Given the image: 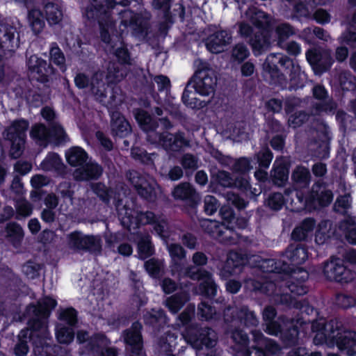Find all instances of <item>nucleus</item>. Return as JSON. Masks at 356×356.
<instances>
[{"label":"nucleus","mask_w":356,"mask_h":356,"mask_svg":"<svg viewBox=\"0 0 356 356\" xmlns=\"http://www.w3.org/2000/svg\"><path fill=\"white\" fill-rule=\"evenodd\" d=\"M138 257L145 259L154 254V247L148 234H140L138 242Z\"/></svg>","instance_id":"43"},{"label":"nucleus","mask_w":356,"mask_h":356,"mask_svg":"<svg viewBox=\"0 0 356 356\" xmlns=\"http://www.w3.org/2000/svg\"><path fill=\"white\" fill-rule=\"evenodd\" d=\"M316 345L331 343L348 356L356 355V331L346 330L337 318L315 320L312 323Z\"/></svg>","instance_id":"3"},{"label":"nucleus","mask_w":356,"mask_h":356,"mask_svg":"<svg viewBox=\"0 0 356 356\" xmlns=\"http://www.w3.org/2000/svg\"><path fill=\"white\" fill-rule=\"evenodd\" d=\"M340 227H344L347 241L356 245V223L352 220H346L341 222Z\"/></svg>","instance_id":"64"},{"label":"nucleus","mask_w":356,"mask_h":356,"mask_svg":"<svg viewBox=\"0 0 356 356\" xmlns=\"http://www.w3.org/2000/svg\"><path fill=\"white\" fill-rule=\"evenodd\" d=\"M204 233L221 243H231L234 230L216 220H204L201 222Z\"/></svg>","instance_id":"18"},{"label":"nucleus","mask_w":356,"mask_h":356,"mask_svg":"<svg viewBox=\"0 0 356 356\" xmlns=\"http://www.w3.org/2000/svg\"><path fill=\"white\" fill-rule=\"evenodd\" d=\"M287 275H290L286 285L289 291L294 296H304L308 292V287L305 283L308 280L309 273L303 268H298V272L292 268V271Z\"/></svg>","instance_id":"21"},{"label":"nucleus","mask_w":356,"mask_h":356,"mask_svg":"<svg viewBox=\"0 0 356 356\" xmlns=\"http://www.w3.org/2000/svg\"><path fill=\"white\" fill-rule=\"evenodd\" d=\"M127 177L140 196L149 201L155 200L159 188L154 178L134 170L129 171Z\"/></svg>","instance_id":"13"},{"label":"nucleus","mask_w":356,"mask_h":356,"mask_svg":"<svg viewBox=\"0 0 356 356\" xmlns=\"http://www.w3.org/2000/svg\"><path fill=\"white\" fill-rule=\"evenodd\" d=\"M29 22L35 33H40L44 27V21L41 11L32 9L29 13Z\"/></svg>","instance_id":"50"},{"label":"nucleus","mask_w":356,"mask_h":356,"mask_svg":"<svg viewBox=\"0 0 356 356\" xmlns=\"http://www.w3.org/2000/svg\"><path fill=\"white\" fill-rule=\"evenodd\" d=\"M280 350L279 345L273 339L266 338L259 346L255 348L254 351L248 350L245 356H270Z\"/></svg>","instance_id":"36"},{"label":"nucleus","mask_w":356,"mask_h":356,"mask_svg":"<svg viewBox=\"0 0 356 356\" xmlns=\"http://www.w3.org/2000/svg\"><path fill=\"white\" fill-rule=\"evenodd\" d=\"M252 168L251 161L249 158L240 157L234 161L232 170L234 174L245 175Z\"/></svg>","instance_id":"62"},{"label":"nucleus","mask_w":356,"mask_h":356,"mask_svg":"<svg viewBox=\"0 0 356 356\" xmlns=\"http://www.w3.org/2000/svg\"><path fill=\"white\" fill-rule=\"evenodd\" d=\"M248 263V256L247 254L239 251H231L228 253L227 259L222 267L221 273L223 276L239 274Z\"/></svg>","instance_id":"20"},{"label":"nucleus","mask_w":356,"mask_h":356,"mask_svg":"<svg viewBox=\"0 0 356 356\" xmlns=\"http://www.w3.org/2000/svg\"><path fill=\"white\" fill-rule=\"evenodd\" d=\"M287 319V316L280 315L277 320H273L265 323V332L270 335L280 337L283 328L282 325H284L283 321H286Z\"/></svg>","instance_id":"54"},{"label":"nucleus","mask_w":356,"mask_h":356,"mask_svg":"<svg viewBox=\"0 0 356 356\" xmlns=\"http://www.w3.org/2000/svg\"><path fill=\"white\" fill-rule=\"evenodd\" d=\"M209 68L197 70L188 81L181 95V102L188 108L197 111L208 106L210 101L200 100L196 95L209 96L214 93L216 78Z\"/></svg>","instance_id":"4"},{"label":"nucleus","mask_w":356,"mask_h":356,"mask_svg":"<svg viewBox=\"0 0 356 356\" xmlns=\"http://www.w3.org/2000/svg\"><path fill=\"white\" fill-rule=\"evenodd\" d=\"M290 163L284 156L277 157L270 170V183L277 187H283L289 180Z\"/></svg>","instance_id":"22"},{"label":"nucleus","mask_w":356,"mask_h":356,"mask_svg":"<svg viewBox=\"0 0 356 356\" xmlns=\"http://www.w3.org/2000/svg\"><path fill=\"white\" fill-rule=\"evenodd\" d=\"M280 67L286 74L289 75L291 83L294 84L296 88H302L303 86L302 83H300L296 81L300 75V68L298 65H295L293 59L282 54Z\"/></svg>","instance_id":"34"},{"label":"nucleus","mask_w":356,"mask_h":356,"mask_svg":"<svg viewBox=\"0 0 356 356\" xmlns=\"http://www.w3.org/2000/svg\"><path fill=\"white\" fill-rule=\"evenodd\" d=\"M179 200L183 205L179 209L188 214H195L201 202V195L189 182L179 183Z\"/></svg>","instance_id":"16"},{"label":"nucleus","mask_w":356,"mask_h":356,"mask_svg":"<svg viewBox=\"0 0 356 356\" xmlns=\"http://www.w3.org/2000/svg\"><path fill=\"white\" fill-rule=\"evenodd\" d=\"M296 197L305 210L312 213L328 207L334 200V193L325 181L318 179L306 193L297 191Z\"/></svg>","instance_id":"6"},{"label":"nucleus","mask_w":356,"mask_h":356,"mask_svg":"<svg viewBox=\"0 0 356 356\" xmlns=\"http://www.w3.org/2000/svg\"><path fill=\"white\" fill-rule=\"evenodd\" d=\"M30 136L37 142L44 143L50 138V131L44 124H35L31 127Z\"/></svg>","instance_id":"55"},{"label":"nucleus","mask_w":356,"mask_h":356,"mask_svg":"<svg viewBox=\"0 0 356 356\" xmlns=\"http://www.w3.org/2000/svg\"><path fill=\"white\" fill-rule=\"evenodd\" d=\"M257 266L264 273L288 274L292 271L289 263L276 259H262Z\"/></svg>","instance_id":"29"},{"label":"nucleus","mask_w":356,"mask_h":356,"mask_svg":"<svg viewBox=\"0 0 356 356\" xmlns=\"http://www.w3.org/2000/svg\"><path fill=\"white\" fill-rule=\"evenodd\" d=\"M339 81L343 91L349 92L356 90V77L350 72L344 71L341 72L339 76Z\"/></svg>","instance_id":"51"},{"label":"nucleus","mask_w":356,"mask_h":356,"mask_svg":"<svg viewBox=\"0 0 356 356\" xmlns=\"http://www.w3.org/2000/svg\"><path fill=\"white\" fill-rule=\"evenodd\" d=\"M125 76L122 69L119 68L117 63H110L107 69V74L106 76V82L109 83H115L120 81Z\"/></svg>","instance_id":"56"},{"label":"nucleus","mask_w":356,"mask_h":356,"mask_svg":"<svg viewBox=\"0 0 356 356\" xmlns=\"http://www.w3.org/2000/svg\"><path fill=\"white\" fill-rule=\"evenodd\" d=\"M323 273L326 280L341 284L349 283L355 277V273L344 264L343 260L336 257L323 263Z\"/></svg>","instance_id":"12"},{"label":"nucleus","mask_w":356,"mask_h":356,"mask_svg":"<svg viewBox=\"0 0 356 356\" xmlns=\"http://www.w3.org/2000/svg\"><path fill=\"white\" fill-rule=\"evenodd\" d=\"M211 33L205 39L207 49L212 54H219L232 40V33L229 29H221L220 25L210 24L208 27Z\"/></svg>","instance_id":"14"},{"label":"nucleus","mask_w":356,"mask_h":356,"mask_svg":"<svg viewBox=\"0 0 356 356\" xmlns=\"http://www.w3.org/2000/svg\"><path fill=\"white\" fill-rule=\"evenodd\" d=\"M184 339L197 350L204 348L211 349L217 343V334L209 327H202L198 325H191L186 327L182 334Z\"/></svg>","instance_id":"9"},{"label":"nucleus","mask_w":356,"mask_h":356,"mask_svg":"<svg viewBox=\"0 0 356 356\" xmlns=\"http://www.w3.org/2000/svg\"><path fill=\"white\" fill-rule=\"evenodd\" d=\"M284 322V325L280 338L284 346H295L299 339L300 327L298 321L289 318Z\"/></svg>","instance_id":"28"},{"label":"nucleus","mask_w":356,"mask_h":356,"mask_svg":"<svg viewBox=\"0 0 356 356\" xmlns=\"http://www.w3.org/2000/svg\"><path fill=\"white\" fill-rule=\"evenodd\" d=\"M29 76L38 81L45 83L54 74V69L47 62L38 57L31 55L26 61Z\"/></svg>","instance_id":"17"},{"label":"nucleus","mask_w":356,"mask_h":356,"mask_svg":"<svg viewBox=\"0 0 356 356\" xmlns=\"http://www.w3.org/2000/svg\"><path fill=\"white\" fill-rule=\"evenodd\" d=\"M309 117L305 111H297L289 116L288 124L289 127L296 129L305 124L309 120Z\"/></svg>","instance_id":"59"},{"label":"nucleus","mask_w":356,"mask_h":356,"mask_svg":"<svg viewBox=\"0 0 356 356\" xmlns=\"http://www.w3.org/2000/svg\"><path fill=\"white\" fill-rule=\"evenodd\" d=\"M254 159L259 168L268 169L273 159V154L268 145H264L254 154Z\"/></svg>","instance_id":"45"},{"label":"nucleus","mask_w":356,"mask_h":356,"mask_svg":"<svg viewBox=\"0 0 356 356\" xmlns=\"http://www.w3.org/2000/svg\"><path fill=\"white\" fill-rule=\"evenodd\" d=\"M234 174L225 170H218L216 173L211 174V185L216 187L232 188Z\"/></svg>","instance_id":"39"},{"label":"nucleus","mask_w":356,"mask_h":356,"mask_svg":"<svg viewBox=\"0 0 356 356\" xmlns=\"http://www.w3.org/2000/svg\"><path fill=\"white\" fill-rule=\"evenodd\" d=\"M102 173V168L97 163L86 161L82 166L76 169L73 173L77 181H88L98 179Z\"/></svg>","instance_id":"30"},{"label":"nucleus","mask_w":356,"mask_h":356,"mask_svg":"<svg viewBox=\"0 0 356 356\" xmlns=\"http://www.w3.org/2000/svg\"><path fill=\"white\" fill-rule=\"evenodd\" d=\"M328 127L323 124V129L317 131L315 143L317 145L314 149L313 156L319 160H326L330 157V145Z\"/></svg>","instance_id":"27"},{"label":"nucleus","mask_w":356,"mask_h":356,"mask_svg":"<svg viewBox=\"0 0 356 356\" xmlns=\"http://www.w3.org/2000/svg\"><path fill=\"white\" fill-rule=\"evenodd\" d=\"M19 47V33L10 25L0 26V51L5 56H13Z\"/></svg>","instance_id":"19"},{"label":"nucleus","mask_w":356,"mask_h":356,"mask_svg":"<svg viewBox=\"0 0 356 356\" xmlns=\"http://www.w3.org/2000/svg\"><path fill=\"white\" fill-rule=\"evenodd\" d=\"M250 45L255 56H261L271 47L270 35L268 33L256 32L250 38Z\"/></svg>","instance_id":"32"},{"label":"nucleus","mask_w":356,"mask_h":356,"mask_svg":"<svg viewBox=\"0 0 356 356\" xmlns=\"http://www.w3.org/2000/svg\"><path fill=\"white\" fill-rule=\"evenodd\" d=\"M282 54H270L267 56L263 63L264 72L269 75L270 83L275 86L282 84L284 74L280 69Z\"/></svg>","instance_id":"23"},{"label":"nucleus","mask_w":356,"mask_h":356,"mask_svg":"<svg viewBox=\"0 0 356 356\" xmlns=\"http://www.w3.org/2000/svg\"><path fill=\"white\" fill-rule=\"evenodd\" d=\"M135 118L140 127L147 132V138L151 143L160 145L167 151L177 150V136L167 131L161 134L156 132L157 122L154 121L146 111L138 110L135 113Z\"/></svg>","instance_id":"7"},{"label":"nucleus","mask_w":356,"mask_h":356,"mask_svg":"<svg viewBox=\"0 0 356 356\" xmlns=\"http://www.w3.org/2000/svg\"><path fill=\"white\" fill-rule=\"evenodd\" d=\"M291 179L298 186L307 188L312 181L310 170L302 165H297L292 172Z\"/></svg>","instance_id":"37"},{"label":"nucleus","mask_w":356,"mask_h":356,"mask_svg":"<svg viewBox=\"0 0 356 356\" xmlns=\"http://www.w3.org/2000/svg\"><path fill=\"white\" fill-rule=\"evenodd\" d=\"M46 19L50 25L59 24L63 17V13L60 6L53 2H48L44 6Z\"/></svg>","instance_id":"41"},{"label":"nucleus","mask_w":356,"mask_h":356,"mask_svg":"<svg viewBox=\"0 0 356 356\" xmlns=\"http://www.w3.org/2000/svg\"><path fill=\"white\" fill-rule=\"evenodd\" d=\"M49 54L51 61L59 66L62 70H65V58L56 43L51 44Z\"/></svg>","instance_id":"61"},{"label":"nucleus","mask_w":356,"mask_h":356,"mask_svg":"<svg viewBox=\"0 0 356 356\" xmlns=\"http://www.w3.org/2000/svg\"><path fill=\"white\" fill-rule=\"evenodd\" d=\"M285 257L290 262L289 264L293 269L297 268L298 270V266L303 264L309 257V249L306 244L300 243H290L286 248L285 252Z\"/></svg>","instance_id":"24"},{"label":"nucleus","mask_w":356,"mask_h":356,"mask_svg":"<svg viewBox=\"0 0 356 356\" xmlns=\"http://www.w3.org/2000/svg\"><path fill=\"white\" fill-rule=\"evenodd\" d=\"M111 128L114 136L122 138L127 136L131 131L129 122L119 112H113L111 115Z\"/></svg>","instance_id":"33"},{"label":"nucleus","mask_w":356,"mask_h":356,"mask_svg":"<svg viewBox=\"0 0 356 356\" xmlns=\"http://www.w3.org/2000/svg\"><path fill=\"white\" fill-rule=\"evenodd\" d=\"M90 87L92 92L100 97L104 96L105 83L104 81V73L99 72L93 74L90 79Z\"/></svg>","instance_id":"52"},{"label":"nucleus","mask_w":356,"mask_h":356,"mask_svg":"<svg viewBox=\"0 0 356 356\" xmlns=\"http://www.w3.org/2000/svg\"><path fill=\"white\" fill-rule=\"evenodd\" d=\"M40 168L44 171L62 172L64 170V164L57 154L49 153L40 163Z\"/></svg>","instance_id":"42"},{"label":"nucleus","mask_w":356,"mask_h":356,"mask_svg":"<svg viewBox=\"0 0 356 356\" xmlns=\"http://www.w3.org/2000/svg\"><path fill=\"white\" fill-rule=\"evenodd\" d=\"M86 15L88 19L97 18L100 27L102 40L107 44V51L113 54L123 63H128L129 54L124 44L118 38L111 36L113 33L114 21L111 17V10L117 3L127 4L128 0L116 3L113 0H88Z\"/></svg>","instance_id":"2"},{"label":"nucleus","mask_w":356,"mask_h":356,"mask_svg":"<svg viewBox=\"0 0 356 356\" xmlns=\"http://www.w3.org/2000/svg\"><path fill=\"white\" fill-rule=\"evenodd\" d=\"M277 37V42L280 45L286 42L291 36L296 34V30L293 26L288 22L279 24L275 29Z\"/></svg>","instance_id":"49"},{"label":"nucleus","mask_w":356,"mask_h":356,"mask_svg":"<svg viewBox=\"0 0 356 356\" xmlns=\"http://www.w3.org/2000/svg\"><path fill=\"white\" fill-rule=\"evenodd\" d=\"M316 221L314 218L307 217L304 218L292 230L291 239L295 242L300 243L307 241L309 236L316 227Z\"/></svg>","instance_id":"26"},{"label":"nucleus","mask_w":356,"mask_h":356,"mask_svg":"<svg viewBox=\"0 0 356 356\" xmlns=\"http://www.w3.org/2000/svg\"><path fill=\"white\" fill-rule=\"evenodd\" d=\"M179 163L186 172H193L198 168V159L193 154L186 153L179 158Z\"/></svg>","instance_id":"60"},{"label":"nucleus","mask_w":356,"mask_h":356,"mask_svg":"<svg viewBox=\"0 0 356 356\" xmlns=\"http://www.w3.org/2000/svg\"><path fill=\"white\" fill-rule=\"evenodd\" d=\"M341 43L350 47H356V10L353 15L351 22L346 32L341 35Z\"/></svg>","instance_id":"48"},{"label":"nucleus","mask_w":356,"mask_h":356,"mask_svg":"<svg viewBox=\"0 0 356 356\" xmlns=\"http://www.w3.org/2000/svg\"><path fill=\"white\" fill-rule=\"evenodd\" d=\"M145 268L150 276L158 277L163 270V263L162 260L152 258L145 263Z\"/></svg>","instance_id":"57"},{"label":"nucleus","mask_w":356,"mask_h":356,"mask_svg":"<svg viewBox=\"0 0 356 356\" xmlns=\"http://www.w3.org/2000/svg\"><path fill=\"white\" fill-rule=\"evenodd\" d=\"M29 123L24 119L14 120L3 132V136L11 143L10 154L12 157L17 159L22 153L26 131Z\"/></svg>","instance_id":"10"},{"label":"nucleus","mask_w":356,"mask_h":356,"mask_svg":"<svg viewBox=\"0 0 356 356\" xmlns=\"http://www.w3.org/2000/svg\"><path fill=\"white\" fill-rule=\"evenodd\" d=\"M79 343L88 342L86 346L88 356H117L114 348H109L108 339L102 334H97L89 338L88 333L79 330L76 333Z\"/></svg>","instance_id":"11"},{"label":"nucleus","mask_w":356,"mask_h":356,"mask_svg":"<svg viewBox=\"0 0 356 356\" xmlns=\"http://www.w3.org/2000/svg\"><path fill=\"white\" fill-rule=\"evenodd\" d=\"M67 163L73 167L82 166L88 159L87 152L79 147H73L65 153Z\"/></svg>","instance_id":"38"},{"label":"nucleus","mask_w":356,"mask_h":356,"mask_svg":"<svg viewBox=\"0 0 356 356\" xmlns=\"http://www.w3.org/2000/svg\"><path fill=\"white\" fill-rule=\"evenodd\" d=\"M286 200L282 193L275 192L269 195L266 200V205L275 211H280L285 204Z\"/></svg>","instance_id":"58"},{"label":"nucleus","mask_w":356,"mask_h":356,"mask_svg":"<svg viewBox=\"0 0 356 356\" xmlns=\"http://www.w3.org/2000/svg\"><path fill=\"white\" fill-rule=\"evenodd\" d=\"M309 17V11L304 2L299 1L293 5L291 17L293 20L300 22L302 18Z\"/></svg>","instance_id":"63"},{"label":"nucleus","mask_w":356,"mask_h":356,"mask_svg":"<svg viewBox=\"0 0 356 356\" xmlns=\"http://www.w3.org/2000/svg\"><path fill=\"white\" fill-rule=\"evenodd\" d=\"M247 288L255 293L270 296L275 289V283L265 277L247 278L245 280Z\"/></svg>","instance_id":"31"},{"label":"nucleus","mask_w":356,"mask_h":356,"mask_svg":"<svg viewBox=\"0 0 356 356\" xmlns=\"http://www.w3.org/2000/svg\"><path fill=\"white\" fill-rule=\"evenodd\" d=\"M337 108V103L332 98H328L326 100H321L319 102L315 103L313 105V108L316 114H321L323 113L327 114H333Z\"/></svg>","instance_id":"53"},{"label":"nucleus","mask_w":356,"mask_h":356,"mask_svg":"<svg viewBox=\"0 0 356 356\" xmlns=\"http://www.w3.org/2000/svg\"><path fill=\"white\" fill-rule=\"evenodd\" d=\"M218 286L216 284L212 274L200 282L199 284L195 287V293L208 298L209 300H213L217 294Z\"/></svg>","instance_id":"35"},{"label":"nucleus","mask_w":356,"mask_h":356,"mask_svg":"<svg viewBox=\"0 0 356 356\" xmlns=\"http://www.w3.org/2000/svg\"><path fill=\"white\" fill-rule=\"evenodd\" d=\"M142 325L139 323H134L132 326L124 332V339L130 347L133 355L143 356V339L140 334Z\"/></svg>","instance_id":"25"},{"label":"nucleus","mask_w":356,"mask_h":356,"mask_svg":"<svg viewBox=\"0 0 356 356\" xmlns=\"http://www.w3.org/2000/svg\"><path fill=\"white\" fill-rule=\"evenodd\" d=\"M83 252L99 254L102 250V238L98 235L86 234Z\"/></svg>","instance_id":"47"},{"label":"nucleus","mask_w":356,"mask_h":356,"mask_svg":"<svg viewBox=\"0 0 356 356\" xmlns=\"http://www.w3.org/2000/svg\"><path fill=\"white\" fill-rule=\"evenodd\" d=\"M213 301H201L197 305V316L200 321H209L213 318L216 314Z\"/></svg>","instance_id":"46"},{"label":"nucleus","mask_w":356,"mask_h":356,"mask_svg":"<svg viewBox=\"0 0 356 356\" xmlns=\"http://www.w3.org/2000/svg\"><path fill=\"white\" fill-rule=\"evenodd\" d=\"M121 19L120 33L123 34L127 28H130L133 33L139 38H144L147 35V23L143 18L138 14L129 10L120 12Z\"/></svg>","instance_id":"15"},{"label":"nucleus","mask_w":356,"mask_h":356,"mask_svg":"<svg viewBox=\"0 0 356 356\" xmlns=\"http://www.w3.org/2000/svg\"><path fill=\"white\" fill-rule=\"evenodd\" d=\"M56 305L55 300L46 297L40 300L37 305L31 304L26 308V315L29 318L26 330L20 331L14 352L16 356H26L29 352V339L33 341L35 356H67L66 348L47 342L49 332L47 318L51 310Z\"/></svg>","instance_id":"1"},{"label":"nucleus","mask_w":356,"mask_h":356,"mask_svg":"<svg viewBox=\"0 0 356 356\" xmlns=\"http://www.w3.org/2000/svg\"><path fill=\"white\" fill-rule=\"evenodd\" d=\"M115 207L122 225L129 231L137 229L140 224H153L159 218L151 211L140 212L131 208L130 204H123L122 200H118Z\"/></svg>","instance_id":"8"},{"label":"nucleus","mask_w":356,"mask_h":356,"mask_svg":"<svg viewBox=\"0 0 356 356\" xmlns=\"http://www.w3.org/2000/svg\"><path fill=\"white\" fill-rule=\"evenodd\" d=\"M55 334L58 343L69 344L74 339V332L71 326H66L61 323L56 325Z\"/></svg>","instance_id":"44"},{"label":"nucleus","mask_w":356,"mask_h":356,"mask_svg":"<svg viewBox=\"0 0 356 356\" xmlns=\"http://www.w3.org/2000/svg\"><path fill=\"white\" fill-rule=\"evenodd\" d=\"M86 234L79 231H74L66 235V246L75 252H83Z\"/></svg>","instance_id":"40"},{"label":"nucleus","mask_w":356,"mask_h":356,"mask_svg":"<svg viewBox=\"0 0 356 356\" xmlns=\"http://www.w3.org/2000/svg\"><path fill=\"white\" fill-rule=\"evenodd\" d=\"M224 319L227 323L234 326L231 337L233 341L242 348H248L250 343L248 334L245 328H254L259 324L255 313L250 311L248 306H242L239 309H227L225 312Z\"/></svg>","instance_id":"5"}]
</instances>
